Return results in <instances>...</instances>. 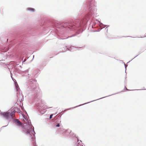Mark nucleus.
<instances>
[{
	"label": "nucleus",
	"mask_w": 146,
	"mask_h": 146,
	"mask_svg": "<svg viewBox=\"0 0 146 146\" xmlns=\"http://www.w3.org/2000/svg\"><path fill=\"white\" fill-rule=\"evenodd\" d=\"M99 23L100 27L101 28L100 30H101L103 28H104L106 26H107V27H108L109 26V25H106L103 24L102 23H100V22Z\"/></svg>",
	"instance_id": "obj_7"
},
{
	"label": "nucleus",
	"mask_w": 146,
	"mask_h": 146,
	"mask_svg": "<svg viewBox=\"0 0 146 146\" xmlns=\"http://www.w3.org/2000/svg\"><path fill=\"white\" fill-rule=\"evenodd\" d=\"M29 77L32 78L33 79H30L27 81L25 85V88L26 91V92L28 94H31V95H34L35 96H37L38 94L37 88L35 82V79H33L35 77L34 74L29 75Z\"/></svg>",
	"instance_id": "obj_2"
},
{
	"label": "nucleus",
	"mask_w": 146,
	"mask_h": 146,
	"mask_svg": "<svg viewBox=\"0 0 146 146\" xmlns=\"http://www.w3.org/2000/svg\"><path fill=\"white\" fill-rule=\"evenodd\" d=\"M52 108L51 107H48V108L47 107L46 108Z\"/></svg>",
	"instance_id": "obj_21"
},
{
	"label": "nucleus",
	"mask_w": 146,
	"mask_h": 146,
	"mask_svg": "<svg viewBox=\"0 0 146 146\" xmlns=\"http://www.w3.org/2000/svg\"><path fill=\"white\" fill-rule=\"evenodd\" d=\"M7 126V125H5V126H2L1 128H4V127H6Z\"/></svg>",
	"instance_id": "obj_17"
},
{
	"label": "nucleus",
	"mask_w": 146,
	"mask_h": 146,
	"mask_svg": "<svg viewBox=\"0 0 146 146\" xmlns=\"http://www.w3.org/2000/svg\"><path fill=\"white\" fill-rule=\"evenodd\" d=\"M124 63V66H125V73H126V74H127V73L126 72V67H127V65L125 64Z\"/></svg>",
	"instance_id": "obj_12"
},
{
	"label": "nucleus",
	"mask_w": 146,
	"mask_h": 146,
	"mask_svg": "<svg viewBox=\"0 0 146 146\" xmlns=\"http://www.w3.org/2000/svg\"><path fill=\"white\" fill-rule=\"evenodd\" d=\"M125 90H127V91H128V90H128V89H127V88L126 87H125Z\"/></svg>",
	"instance_id": "obj_15"
},
{
	"label": "nucleus",
	"mask_w": 146,
	"mask_h": 146,
	"mask_svg": "<svg viewBox=\"0 0 146 146\" xmlns=\"http://www.w3.org/2000/svg\"><path fill=\"white\" fill-rule=\"evenodd\" d=\"M72 36H69V37H71ZM68 37H67V38H66L65 39L67 38H68Z\"/></svg>",
	"instance_id": "obj_20"
},
{
	"label": "nucleus",
	"mask_w": 146,
	"mask_h": 146,
	"mask_svg": "<svg viewBox=\"0 0 146 146\" xmlns=\"http://www.w3.org/2000/svg\"><path fill=\"white\" fill-rule=\"evenodd\" d=\"M66 49L68 50H69L68 49V48H67Z\"/></svg>",
	"instance_id": "obj_23"
},
{
	"label": "nucleus",
	"mask_w": 146,
	"mask_h": 146,
	"mask_svg": "<svg viewBox=\"0 0 146 146\" xmlns=\"http://www.w3.org/2000/svg\"><path fill=\"white\" fill-rule=\"evenodd\" d=\"M27 121V122L25 124V125H24L25 126H27L25 128H34L31 122H29L28 120Z\"/></svg>",
	"instance_id": "obj_6"
},
{
	"label": "nucleus",
	"mask_w": 146,
	"mask_h": 146,
	"mask_svg": "<svg viewBox=\"0 0 146 146\" xmlns=\"http://www.w3.org/2000/svg\"><path fill=\"white\" fill-rule=\"evenodd\" d=\"M12 74L11 73V77L12 78Z\"/></svg>",
	"instance_id": "obj_18"
},
{
	"label": "nucleus",
	"mask_w": 146,
	"mask_h": 146,
	"mask_svg": "<svg viewBox=\"0 0 146 146\" xmlns=\"http://www.w3.org/2000/svg\"><path fill=\"white\" fill-rule=\"evenodd\" d=\"M27 10L30 12H33L35 11V9L33 8L28 7L27 8Z\"/></svg>",
	"instance_id": "obj_9"
},
{
	"label": "nucleus",
	"mask_w": 146,
	"mask_h": 146,
	"mask_svg": "<svg viewBox=\"0 0 146 146\" xmlns=\"http://www.w3.org/2000/svg\"><path fill=\"white\" fill-rule=\"evenodd\" d=\"M28 70H29V69H27V70L25 71L24 72H28Z\"/></svg>",
	"instance_id": "obj_14"
},
{
	"label": "nucleus",
	"mask_w": 146,
	"mask_h": 146,
	"mask_svg": "<svg viewBox=\"0 0 146 146\" xmlns=\"http://www.w3.org/2000/svg\"><path fill=\"white\" fill-rule=\"evenodd\" d=\"M52 116H53V114H51L50 116H49V119H51L52 118Z\"/></svg>",
	"instance_id": "obj_13"
},
{
	"label": "nucleus",
	"mask_w": 146,
	"mask_h": 146,
	"mask_svg": "<svg viewBox=\"0 0 146 146\" xmlns=\"http://www.w3.org/2000/svg\"><path fill=\"white\" fill-rule=\"evenodd\" d=\"M54 126L56 127H59L60 126V124L59 123H55L54 124Z\"/></svg>",
	"instance_id": "obj_10"
},
{
	"label": "nucleus",
	"mask_w": 146,
	"mask_h": 146,
	"mask_svg": "<svg viewBox=\"0 0 146 146\" xmlns=\"http://www.w3.org/2000/svg\"><path fill=\"white\" fill-rule=\"evenodd\" d=\"M13 121L17 125L21 127L23 126L22 123L18 119H13Z\"/></svg>",
	"instance_id": "obj_5"
},
{
	"label": "nucleus",
	"mask_w": 146,
	"mask_h": 146,
	"mask_svg": "<svg viewBox=\"0 0 146 146\" xmlns=\"http://www.w3.org/2000/svg\"><path fill=\"white\" fill-rule=\"evenodd\" d=\"M94 1V0H87L84 3L81 9L86 13L82 18L80 20L76 19L74 21H70L68 22L63 23L61 26L64 27H68L73 31H78L79 33L82 32V28L85 27L87 22L89 21H92L93 18L97 16V9Z\"/></svg>",
	"instance_id": "obj_1"
},
{
	"label": "nucleus",
	"mask_w": 146,
	"mask_h": 146,
	"mask_svg": "<svg viewBox=\"0 0 146 146\" xmlns=\"http://www.w3.org/2000/svg\"><path fill=\"white\" fill-rule=\"evenodd\" d=\"M107 31H108V29H107Z\"/></svg>",
	"instance_id": "obj_28"
},
{
	"label": "nucleus",
	"mask_w": 146,
	"mask_h": 146,
	"mask_svg": "<svg viewBox=\"0 0 146 146\" xmlns=\"http://www.w3.org/2000/svg\"><path fill=\"white\" fill-rule=\"evenodd\" d=\"M18 94V92H17V97L18 98V97H19L18 96V95H17V94Z\"/></svg>",
	"instance_id": "obj_19"
},
{
	"label": "nucleus",
	"mask_w": 146,
	"mask_h": 146,
	"mask_svg": "<svg viewBox=\"0 0 146 146\" xmlns=\"http://www.w3.org/2000/svg\"><path fill=\"white\" fill-rule=\"evenodd\" d=\"M34 55L33 58H34Z\"/></svg>",
	"instance_id": "obj_27"
},
{
	"label": "nucleus",
	"mask_w": 146,
	"mask_h": 146,
	"mask_svg": "<svg viewBox=\"0 0 146 146\" xmlns=\"http://www.w3.org/2000/svg\"><path fill=\"white\" fill-rule=\"evenodd\" d=\"M115 94H112V95H110L109 96H105V97H102V98H99L98 99H96V100H93V101H91L90 102H87V103H85L84 104H80V105H78V106H75V107H72V108H69L68 109H67V110H70V109H73V108H76L78 107V106H82V105H83L84 104H88V103H90V102H93V101H96V100H99L100 99H102V98H105V97H108V96H111V95H114Z\"/></svg>",
	"instance_id": "obj_4"
},
{
	"label": "nucleus",
	"mask_w": 146,
	"mask_h": 146,
	"mask_svg": "<svg viewBox=\"0 0 146 146\" xmlns=\"http://www.w3.org/2000/svg\"><path fill=\"white\" fill-rule=\"evenodd\" d=\"M130 62V61H129V62H128L127 63H128V62Z\"/></svg>",
	"instance_id": "obj_25"
},
{
	"label": "nucleus",
	"mask_w": 146,
	"mask_h": 146,
	"mask_svg": "<svg viewBox=\"0 0 146 146\" xmlns=\"http://www.w3.org/2000/svg\"><path fill=\"white\" fill-rule=\"evenodd\" d=\"M15 88L16 89V91L17 92H19V94H20V92L19 90L20 88H19V86L18 85L17 82L15 83Z\"/></svg>",
	"instance_id": "obj_8"
},
{
	"label": "nucleus",
	"mask_w": 146,
	"mask_h": 146,
	"mask_svg": "<svg viewBox=\"0 0 146 146\" xmlns=\"http://www.w3.org/2000/svg\"><path fill=\"white\" fill-rule=\"evenodd\" d=\"M138 55H137V56H136L135 57L133 58L132 60H131L130 61H131L134 58H135V57H136L137 56H138Z\"/></svg>",
	"instance_id": "obj_16"
},
{
	"label": "nucleus",
	"mask_w": 146,
	"mask_h": 146,
	"mask_svg": "<svg viewBox=\"0 0 146 146\" xmlns=\"http://www.w3.org/2000/svg\"><path fill=\"white\" fill-rule=\"evenodd\" d=\"M26 61V60H24V61H23V62H25Z\"/></svg>",
	"instance_id": "obj_22"
},
{
	"label": "nucleus",
	"mask_w": 146,
	"mask_h": 146,
	"mask_svg": "<svg viewBox=\"0 0 146 146\" xmlns=\"http://www.w3.org/2000/svg\"><path fill=\"white\" fill-rule=\"evenodd\" d=\"M126 77L125 78V79H126Z\"/></svg>",
	"instance_id": "obj_26"
},
{
	"label": "nucleus",
	"mask_w": 146,
	"mask_h": 146,
	"mask_svg": "<svg viewBox=\"0 0 146 146\" xmlns=\"http://www.w3.org/2000/svg\"><path fill=\"white\" fill-rule=\"evenodd\" d=\"M15 111H12L10 113L8 111L6 112H1L0 114L4 117H5L7 119H8L10 117L13 119V117L15 115Z\"/></svg>",
	"instance_id": "obj_3"
},
{
	"label": "nucleus",
	"mask_w": 146,
	"mask_h": 146,
	"mask_svg": "<svg viewBox=\"0 0 146 146\" xmlns=\"http://www.w3.org/2000/svg\"><path fill=\"white\" fill-rule=\"evenodd\" d=\"M138 90V89H137V90Z\"/></svg>",
	"instance_id": "obj_24"
},
{
	"label": "nucleus",
	"mask_w": 146,
	"mask_h": 146,
	"mask_svg": "<svg viewBox=\"0 0 146 146\" xmlns=\"http://www.w3.org/2000/svg\"><path fill=\"white\" fill-rule=\"evenodd\" d=\"M24 129H25V130H24V131H27L26 132V133H30V131L29 130H28V128H24Z\"/></svg>",
	"instance_id": "obj_11"
}]
</instances>
